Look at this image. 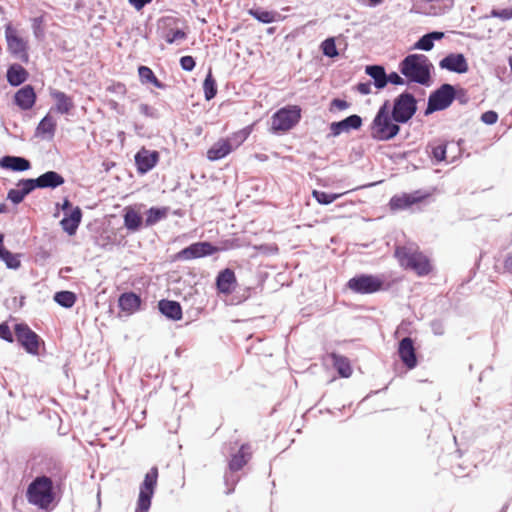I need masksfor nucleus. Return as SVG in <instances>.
<instances>
[{
    "label": "nucleus",
    "instance_id": "f257e3e1",
    "mask_svg": "<svg viewBox=\"0 0 512 512\" xmlns=\"http://www.w3.org/2000/svg\"><path fill=\"white\" fill-rule=\"evenodd\" d=\"M60 488L48 478L35 476L28 484L25 496L30 505L39 510L51 512L59 502L57 490Z\"/></svg>",
    "mask_w": 512,
    "mask_h": 512
},
{
    "label": "nucleus",
    "instance_id": "f03ea898",
    "mask_svg": "<svg viewBox=\"0 0 512 512\" xmlns=\"http://www.w3.org/2000/svg\"><path fill=\"white\" fill-rule=\"evenodd\" d=\"M433 65L424 54H409L399 63V71L408 83L428 86Z\"/></svg>",
    "mask_w": 512,
    "mask_h": 512
},
{
    "label": "nucleus",
    "instance_id": "7ed1b4c3",
    "mask_svg": "<svg viewBox=\"0 0 512 512\" xmlns=\"http://www.w3.org/2000/svg\"><path fill=\"white\" fill-rule=\"evenodd\" d=\"M400 124L396 123L389 112V101L386 100L376 112L370 124L371 138L376 141H389L400 132Z\"/></svg>",
    "mask_w": 512,
    "mask_h": 512
},
{
    "label": "nucleus",
    "instance_id": "20e7f679",
    "mask_svg": "<svg viewBox=\"0 0 512 512\" xmlns=\"http://www.w3.org/2000/svg\"><path fill=\"white\" fill-rule=\"evenodd\" d=\"M394 256L403 268L414 271L418 276H426L432 270L428 257L419 251L418 248L397 246Z\"/></svg>",
    "mask_w": 512,
    "mask_h": 512
},
{
    "label": "nucleus",
    "instance_id": "39448f33",
    "mask_svg": "<svg viewBox=\"0 0 512 512\" xmlns=\"http://www.w3.org/2000/svg\"><path fill=\"white\" fill-rule=\"evenodd\" d=\"M346 287L355 294L367 295L387 290L384 275L357 274L350 278Z\"/></svg>",
    "mask_w": 512,
    "mask_h": 512
},
{
    "label": "nucleus",
    "instance_id": "423d86ee",
    "mask_svg": "<svg viewBox=\"0 0 512 512\" xmlns=\"http://www.w3.org/2000/svg\"><path fill=\"white\" fill-rule=\"evenodd\" d=\"M391 117L396 123H408L417 112V99L413 93L405 90L393 100Z\"/></svg>",
    "mask_w": 512,
    "mask_h": 512
},
{
    "label": "nucleus",
    "instance_id": "0eeeda50",
    "mask_svg": "<svg viewBox=\"0 0 512 512\" xmlns=\"http://www.w3.org/2000/svg\"><path fill=\"white\" fill-rule=\"evenodd\" d=\"M301 119V109L299 106H286L277 110L271 117L272 133L278 134L292 129Z\"/></svg>",
    "mask_w": 512,
    "mask_h": 512
},
{
    "label": "nucleus",
    "instance_id": "6e6552de",
    "mask_svg": "<svg viewBox=\"0 0 512 512\" xmlns=\"http://www.w3.org/2000/svg\"><path fill=\"white\" fill-rule=\"evenodd\" d=\"M455 97V86L449 83L442 84L430 93L424 112L425 116L447 109L453 103Z\"/></svg>",
    "mask_w": 512,
    "mask_h": 512
},
{
    "label": "nucleus",
    "instance_id": "1a4fd4ad",
    "mask_svg": "<svg viewBox=\"0 0 512 512\" xmlns=\"http://www.w3.org/2000/svg\"><path fill=\"white\" fill-rule=\"evenodd\" d=\"M37 477L48 478L53 484L62 486L68 476L64 463L55 458H44L37 469Z\"/></svg>",
    "mask_w": 512,
    "mask_h": 512
},
{
    "label": "nucleus",
    "instance_id": "9d476101",
    "mask_svg": "<svg viewBox=\"0 0 512 512\" xmlns=\"http://www.w3.org/2000/svg\"><path fill=\"white\" fill-rule=\"evenodd\" d=\"M158 468L152 467L145 475L140 485L137 507L135 512H148L151 507V501L157 486Z\"/></svg>",
    "mask_w": 512,
    "mask_h": 512
},
{
    "label": "nucleus",
    "instance_id": "9b49d317",
    "mask_svg": "<svg viewBox=\"0 0 512 512\" xmlns=\"http://www.w3.org/2000/svg\"><path fill=\"white\" fill-rule=\"evenodd\" d=\"M14 333L18 343L27 353L31 355L39 354V347L43 341L26 323L15 324Z\"/></svg>",
    "mask_w": 512,
    "mask_h": 512
},
{
    "label": "nucleus",
    "instance_id": "f8f14e48",
    "mask_svg": "<svg viewBox=\"0 0 512 512\" xmlns=\"http://www.w3.org/2000/svg\"><path fill=\"white\" fill-rule=\"evenodd\" d=\"M220 251V248L208 241H199L177 252L174 259L177 261H189L193 259L211 256Z\"/></svg>",
    "mask_w": 512,
    "mask_h": 512
},
{
    "label": "nucleus",
    "instance_id": "ddd939ff",
    "mask_svg": "<svg viewBox=\"0 0 512 512\" xmlns=\"http://www.w3.org/2000/svg\"><path fill=\"white\" fill-rule=\"evenodd\" d=\"M5 38L7 42V49L10 54L21 62L25 64L28 63V43L18 35L16 29H14L11 24L6 25L5 27Z\"/></svg>",
    "mask_w": 512,
    "mask_h": 512
},
{
    "label": "nucleus",
    "instance_id": "4468645a",
    "mask_svg": "<svg viewBox=\"0 0 512 512\" xmlns=\"http://www.w3.org/2000/svg\"><path fill=\"white\" fill-rule=\"evenodd\" d=\"M134 159L138 173L144 175L157 165L160 159V154L156 150H148L145 147H142L135 154Z\"/></svg>",
    "mask_w": 512,
    "mask_h": 512
},
{
    "label": "nucleus",
    "instance_id": "2eb2a0df",
    "mask_svg": "<svg viewBox=\"0 0 512 512\" xmlns=\"http://www.w3.org/2000/svg\"><path fill=\"white\" fill-rule=\"evenodd\" d=\"M49 95L54 100V105L51 107L50 111L61 115L71 114L75 108V104L71 96L52 87L49 88Z\"/></svg>",
    "mask_w": 512,
    "mask_h": 512
},
{
    "label": "nucleus",
    "instance_id": "dca6fc26",
    "mask_svg": "<svg viewBox=\"0 0 512 512\" xmlns=\"http://www.w3.org/2000/svg\"><path fill=\"white\" fill-rule=\"evenodd\" d=\"M398 355L402 363L409 370L414 369L418 364L414 340L411 337H404L398 346Z\"/></svg>",
    "mask_w": 512,
    "mask_h": 512
},
{
    "label": "nucleus",
    "instance_id": "f3484780",
    "mask_svg": "<svg viewBox=\"0 0 512 512\" xmlns=\"http://www.w3.org/2000/svg\"><path fill=\"white\" fill-rule=\"evenodd\" d=\"M441 69L449 72L464 74L469 70L468 62L462 53H450L439 62Z\"/></svg>",
    "mask_w": 512,
    "mask_h": 512
},
{
    "label": "nucleus",
    "instance_id": "a211bd4d",
    "mask_svg": "<svg viewBox=\"0 0 512 512\" xmlns=\"http://www.w3.org/2000/svg\"><path fill=\"white\" fill-rule=\"evenodd\" d=\"M427 196L428 194H423L420 190L395 195L390 199L389 206L391 210H404L412 207L414 204L420 203Z\"/></svg>",
    "mask_w": 512,
    "mask_h": 512
},
{
    "label": "nucleus",
    "instance_id": "6ab92c4d",
    "mask_svg": "<svg viewBox=\"0 0 512 512\" xmlns=\"http://www.w3.org/2000/svg\"><path fill=\"white\" fill-rule=\"evenodd\" d=\"M363 120L361 116L357 114L349 115L343 120L332 122L330 124L329 136L337 137L343 132H349L351 130H358L361 128Z\"/></svg>",
    "mask_w": 512,
    "mask_h": 512
},
{
    "label": "nucleus",
    "instance_id": "aec40b11",
    "mask_svg": "<svg viewBox=\"0 0 512 512\" xmlns=\"http://www.w3.org/2000/svg\"><path fill=\"white\" fill-rule=\"evenodd\" d=\"M37 100L35 89L32 85L27 84L17 90L13 96L14 104L23 111L33 108Z\"/></svg>",
    "mask_w": 512,
    "mask_h": 512
},
{
    "label": "nucleus",
    "instance_id": "412c9836",
    "mask_svg": "<svg viewBox=\"0 0 512 512\" xmlns=\"http://www.w3.org/2000/svg\"><path fill=\"white\" fill-rule=\"evenodd\" d=\"M251 456L252 451L250 444H242L239 450L231 455V458L228 462V470L230 472L240 471L249 462Z\"/></svg>",
    "mask_w": 512,
    "mask_h": 512
},
{
    "label": "nucleus",
    "instance_id": "4be33fe9",
    "mask_svg": "<svg viewBox=\"0 0 512 512\" xmlns=\"http://www.w3.org/2000/svg\"><path fill=\"white\" fill-rule=\"evenodd\" d=\"M236 285V276L232 269L221 270L216 277V288L222 294H230Z\"/></svg>",
    "mask_w": 512,
    "mask_h": 512
},
{
    "label": "nucleus",
    "instance_id": "5701e85b",
    "mask_svg": "<svg viewBox=\"0 0 512 512\" xmlns=\"http://www.w3.org/2000/svg\"><path fill=\"white\" fill-rule=\"evenodd\" d=\"M81 220L82 210L80 207L76 206L69 213H65L60 221V225L69 236H72L77 232Z\"/></svg>",
    "mask_w": 512,
    "mask_h": 512
},
{
    "label": "nucleus",
    "instance_id": "b1692460",
    "mask_svg": "<svg viewBox=\"0 0 512 512\" xmlns=\"http://www.w3.org/2000/svg\"><path fill=\"white\" fill-rule=\"evenodd\" d=\"M141 304V297L132 291L124 292L118 298L119 308L129 315L137 312L140 309Z\"/></svg>",
    "mask_w": 512,
    "mask_h": 512
},
{
    "label": "nucleus",
    "instance_id": "393cba45",
    "mask_svg": "<svg viewBox=\"0 0 512 512\" xmlns=\"http://www.w3.org/2000/svg\"><path fill=\"white\" fill-rule=\"evenodd\" d=\"M0 168L15 172H23L31 168V163L25 157L5 155L0 158Z\"/></svg>",
    "mask_w": 512,
    "mask_h": 512
},
{
    "label": "nucleus",
    "instance_id": "a878e982",
    "mask_svg": "<svg viewBox=\"0 0 512 512\" xmlns=\"http://www.w3.org/2000/svg\"><path fill=\"white\" fill-rule=\"evenodd\" d=\"M158 309L163 316L171 321H179L182 319V307L177 301L161 299L158 302Z\"/></svg>",
    "mask_w": 512,
    "mask_h": 512
},
{
    "label": "nucleus",
    "instance_id": "bb28decb",
    "mask_svg": "<svg viewBox=\"0 0 512 512\" xmlns=\"http://www.w3.org/2000/svg\"><path fill=\"white\" fill-rule=\"evenodd\" d=\"M29 77L28 71L20 64H11L6 71V79L10 86L18 87L25 83Z\"/></svg>",
    "mask_w": 512,
    "mask_h": 512
},
{
    "label": "nucleus",
    "instance_id": "cd10ccee",
    "mask_svg": "<svg viewBox=\"0 0 512 512\" xmlns=\"http://www.w3.org/2000/svg\"><path fill=\"white\" fill-rule=\"evenodd\" d=\"M56 127V121L52 118L50 113H48L38 123L35 135L43 139L51 140L55 135Z\"/></svg>",
    "mask_w": 512,
    "mask_h": 512
},
{
    "label": "nucleus",
    "instance_id": "c85d7f7f",
    "mask_svg": "<svg viewBox=\"0 0 512 512\" xmlns=\"http://www.w3.org/2000/svg\"><path fill=\"white\" fill-rule=\"evenodd\" d=\"M38 183L39 189H55L62 184H64L65 180L61 174H59L56 171H47L43 174H41L39 177L36 178Z\"/></svg>",
    "mask_w": 512,
    "mask_h": 512
},
{
    "label": "nucleus",
    "instance_id": "c756f323",
    "mask_svg": "<svg viewBox=\"0 0 512 512\" xmlns=\"http://www.w3.org/2000/svg\"><path fill=\"white\" fill-rule=\"evenodd\" d=\"M365 73L373 79V84L378 90L387 86V73L384 66L378 64L367 65Z\"/></svg>",
    "mask_w": 512,
    "mask_h": 512
},
{
    "label": "nucleus",
    "instance_id": "7c9ffc66",
    "mask_svg": "<svg viewBox=\"0 0 512 512\" xmlns=\"http://www.w3.org/2000/svg\"><path fill=\"white\" fill-rule=\"evenodd\" d=\"M233 151V146L226 139L217 141L207 151V158L211 161H217L226 157Z\"/></svg>",
    "mask_w": 512,
    "mask_h": 512
},
{
    "label": "nucleus",
    "instance_id": "2f4dec72",
    "mask_svg": "<svg viewBox=\"0 0 512 512\" xmlns=\"http://www.w3.org/2000/svg\"><path fill=\"white\" fill-rule=\"evenodd\" d=\"M123 220L125 228L130 232L140 230L144 224L142 216L131 207L125 209Z\"/></svg>",
    "mask_w": 512,
    "mask_h": 512
},
{
    "label": "nucleus",
    "instance_id": "473e14b6",
    "mask_svg": "<svg viewBox=\"0 0 512 512\" xmlns=\"http://www.w3.org/2000/svg\"><path fill=\"white\" fill-rule=\"evenodd\" d=\"M170 208L169 207H151L145 215L144 225L145 227H151L158 222L167 218Z\"/></svg>",
    "mask_w": 512,
    "mask_h": 512
},
{
    "label": "nucleus",
    "instance_id": "72a5a7b5",
    "mask_svg": "<svg viewBox=\"0 0 512 512\" xmlns=\"http://www.w3.org/2000/svg\"><path fill=\"white\" fill-rule=\"evenodd\" d=\"M249 15L263 24H270L276 22L280 18V14L275 11L264 10L261 7H254L249 9Z\"/></svg>",
    "mask_w": 512,
    "mask_h": 512
},
{
    "label": "nucleus",
    "instance_id": "f704fd0d",
    "mask_svg": "<svg viewBox=\"0 0 512 512\" xmlns=\"http://www.w3.org/2000/svg\"><path fill=\"white\" fill-rule=\"evenodd\" d=\"M138 75L142 84H152L158 89H166L167 85L159 81L154 72L148 66L141 65L138 67Z\"/></svg>",
    "mask_w": 512,
    "mask_h": 512
},
{
    "label": "nucleus",
    "instance_id": "c9c22d12",
    "mask_svg": "<svg viewBox=\"0 0 512 512\" xmlns=\"http://www.w3.org/2000/svg\"><path fill=\"white\" fill-rule=\"evenodd\" d=\"M333 366L341 377L348 378L352 374V368L348 358L332 353Z\"/></svg>",
    "mask_w": 512,
    "mask_h": 512
},
{
    "label": "nucleus",
    "instance_id": "e433bc0d",
    "mask_svg": "<svg viewBox=\"0 0 512 512\" xmlns=\"http://www.w3.org/2000/svg\"><path fill=\"white\" fill-rule=\"evenodd\" d=\"M20 254H14L4 246H0V260L3 261L8 269L17 270L21 266Z\"/></svg>",
    "mask_w": 512,
    "mask_h": 512
},
{
    "label": "nucleus",
    "instance_id": "4c0bfd02",
    "mask_svg": "<svg viewBox=\"0 0 512 512\" xmlns=\"http://www.w3.org/2000/svg\"><path fill=\"white\" fill-rule=\"evenodd\" d=\"M54 301L63 308H71L74 306L77 296L74 292L68 290L58 291L53 296Z\"/></svg>",
    "mask_w": 512,
    "mask_h": 512
},
{
    "label": "nucleus",
    "instance_id": "58836bf2",
    "mask_svg": "<svg viewBox=\"0 0 512 512\" xmlns=\"http://www.w3.org/2000/svg\"><path fill=\"white\" fill-rule=\"evenodd\" d=\"M204 97L207 101L212 100L217 94V83L211 70L206 75L203 82Z\"/></svg>",
    "mask_w": 512,
    "mask_h": 512
},
{
    "label": "nucleus",
    "instance_id": "ea45409f",
    "mask_svg": "<svg viewBox=\"0 0 512 512\" xmlns=\"http://www.w3.org/2000/svg\"><path fill=\"white\" fill-rule=\"evenodd\" d=\"M322 54L328 58H336L339 55L334 37H328L320 45Z\"/></svg>",
    "mask_w": 512,
    "mask_h": 512
},
{
    "label": "nucleus",
    "instance_id": "a19ab883",
    "mask_svg": "<svg viewBox=\"0 0 512 512\" xmlns=\"http://www.w3.org/2000/svg\"><path fill=\"white\" fill-rule=\"evenodd\" d=\"M251 127H245L235 133L226 140L231 143L233 150L239 147L250 135Z\"/></svg>",
    "mask_w": 512,
    "mask_h": 512
},
{
    "label": "nucleus",
    "instance_id": "79ce46f5",
    "mask_svg": "<svg viewBox=\"0 0 512 512\" xmlns=\"http://www.w3.org/2000/svg\"><path fill=\"white\" fill-rule=\"evenodd\" d=\"M162 37L168 44H173L186 39L187 34L182 29H167L164 31Z\"/></svg>",
    "mask_w": 512,
    "mask_h": 512
},
{
    "label": "nucleus",
    "instance_id": "37998d69",
    "mask_svg": "<svg viewBox=\"0 0 512 512\" xmlns=\"http://www.w3.org/2000/svg\"><path fill=\"white\" fill-rule=\"evenodd\" d=\"M312 194H313V197L316 199V201L322 205L331 204L332 202H334L336 199H338L341 196V194L327 193V192L318 191V190H314Z\"/></svg>",
    "mask_w": 512,
    "mask_h": 512
},
{
    "label": "nucleus",
    "instance_id": "c03bdc74",
    "mask_svg": "<svg viewBox=\"0 0 512 512\" xmlns=\"http://www.w3.org/2000/svg\"><path fill=\"white\" fill-rule=\"evenodd\" d=\"M16 186L22 191V193L25 196H27L28 194H30L31 192L38 188V183L36 178H28L19 180Z\"/></svg>",
    "mask_w": 512,
    "mask_h": 512
},
{
    "label": "nucleus",
    "instance_id": "a18cd8bd",
    "mask_svg": "<svg viewBox=\"0 0 512 512\" xmlns=\"http://www.w3.org/2000/svg\"><path fill=\"white\" fill-rule=\"evenodd\" d=\"M447 145L444 143L431 147L430 156L436 164L442 162L446 158Z\"/></svg>",
    "mask_w": 512,
    "mask_h": 512
},
{
    "label": "nucleus",
    "instance_id": "49530a36",
    "mask_svg": "<svg viewBox=\"0 0 512 512\" xmlns=\"http://www.w3.org/2000/svg\"><path fill=\"white\" fill-rule=\"evenodd\" d=\"M235 473L236 472H230L228 470V472H226L225 475H224V483H225V485L227 487V490L225 491V493L227 495H229V494L234 492L235 486H236V484L240 480V477L238 475H236Z\"/></svg>",
    "mask_w": 512,
    "mask_h": 512
},
{
    "label": "nucleus",
    "instance_id": "de8ad7c7",
    "mask_svg": "<svg viewBox=\"0 0 512 512\" xmlns=\"http://www.w3.org/2000/svg\"><path fill=\"white\" fill-rule=\"evenodd\" d=\"M434 47V43L431 41L428 33L421 36L414 44L413 49L422 50V51H430Z\"/></svg>",
    "mask_w": 512,
    "mask_h": 512
},
{
    "label": "nucleus",
    "instance_id": "09e8293b",
    "mask_svg": "<svg viewBox=\"0 0 512 512\" xmlns=\"http://www.w3.org/2000/svg\"><path fill=\"white\" fill-rule=\"evenodd\" d=\"M139 112L142 115H144L145 117H148L151 119H159L160 118V113H159L158 109H156L148 104H145V103H141L139 105Z\"/></svg>",
    "mask_w": 512,
    "mask_h": 512
},
{
    "label": "nucleus",
    "instance_id": "8fccbe9b",
    "mask_svg": "<svg viewBox=\"0 0 512 512\" xmlns=\"http://www.w3.org/2000/svg\"><path fill=\"white\" fill-rule=\"evenodd\" d=\"M25 197L26 196L19 188L10 189L7 193V199L10 200L14 205L20 204L25 199Z\"/></svg>",
    "mask_w": 512,
    "mask_h": 512
},
{
    "label": "nucleus",
    "instance_id": "3c124183",
    "mask_svg": "<svg viewBox=\"0 0 512 512\" xmlns=\"http://www.w3.org/2000/svg\"><path fill=\"white\" fill-rule=\"evenodd\" d=\"M430 328L435 336H442L445 333V323L442 319H433Z\"/></svg>",
    "mask_w": 512,
    "mask_h": 512
},
{
    "label": "nucleus",
    "instance_id": "603ef678",
    "mask_svg": "<svg viewBox=\"0 0 512 512\" xmlns=\"http://www.w3.org/2000/svg\"><path fill=\"white\" fill-rule=\"evenodd\" d=\"M491 16L504 21L510 20L512 18V8L493 9L491 11Z\"/></svg>",
    "mask_w": 512,
    "mask_h": 512
},
{
    "label": "nucleus",
    "instance_id": "864d4df0",
    "mask_svg": "<svg viewBox=\"0 0 512 512\" xmlns=\"http://www.w3.org/2000/svg\"><path fill=\"white\" fill-rule=\"evenodd\" d=\"M0 339L8 343H12L14 341V337L10 330V327L5 322L0 323Z\"/></svg>",
    "mask_w": 512,
    "mask_h": 512
},
{
    "label": "nucleus",
    "instance_id": "5fc2aeb1",
    "mask_svg": "<svg viewBox=\"0 0 512 512\" xmlns=\"http://www.w3.org/2000/svg\"><path fill=\"white\" fill-rule=\"evenodd\" d=\"M180 66L184 71L190 72L196 66V61L192 56H182L180 58Z\"/></svg>",
    "mask_w": 512,
    "mask_h": 512
},
{
    "label": "nucleus",
    "instance_id": "6e6d98bb",
    "mask_svg": "<svg viewBox=\"0 0 512 512\" xmlns=\"http://www.w3.org/2000/svg\"><path fill=\"white\" fill-rule=\"evenodd\" d=\"M498 120L497 112L493 110H488L481 115V121L487 125H493Z\"/></svg>",
    "mask_w": 512,
    "mask_h": 512
},
{
    "label": "nucleus",
    "instance_id": "4d7b16f0",
    "mask_svg": "<svg viewBox=\"0 0 512 512\" xmlns=\"http://www.w3.org/2000/svg\"><path fill=\"white\" fill-rule=\"evenodd\" d=\"M388 83L401 86V85L406 84V81L397 72H391V73L387 74V84Z\"/></svg>",
    "mask_w": 512,
    "mask_h": 512
},
{
    "label": "nucleus",
    "instance_id": "13d9d810",
    "mask_svg": "<svg viewBox=\"0 0 512 512\" xmlns=\"http://www.w3.org/2000/svg\"><path fill=\"white\" fill-rule=\"evenodd\" d=\"M455 100H458L460 104H466L469 100L467 91L464 88L455 87Z\"/></svg>",
    "mask_w": 512,
    "mask_h": 512
},
{
    "label": "nucleus",
    "instance_id": "bf43d9fd",
    "mask_svg": "<svg viewBox=\"0 0 512 512\" xmlns=\"http://www.w3.org/2000/svg\"><path fill=\"white\" fill-rule=\"evenodd\" d=\"M331 106L342 111L349 108L350 104L344 99L335 98L332 100Z\"/></svg>",
    "mask_w": 512,
    "mask_h": 512
},
{
    "label": "nucleus",
    "instance_id": "052dcab7",
    "mask_svg": "<svg viewBox=\"0 0 512 512\" xmlns=\"http://www.w3.org/2000/svg\"><path fill=\"white\" fill-rule=\"evenodd\" d=\"M357 91L362 95L371 93V82H360L357 84Z\"/></svg>",
    "mask_w": 512,
    "mask_h": 512
},
{
    "label": "nucleus",
    "instance_id": "680f3d73",
    "mask_svg": "<svg viewBox=\"0 0 512 512\" xmlns=\"http://www.w3.org/2000/svg\"><path fill=\"white\" fill-rule=\"evenodd\" d=\"M152 0H128V3L133 6L137 11L143 9L147 4L151 3Z\"/></svg>",
    "mask_w": 512,
    "mask_h": 512
},
{
    "label": "nucleus",
    "instance_id": "e2e57ef3",
    "mask_svg": "<svg viewBox=\"0 0 512 512\" xmlns=\"http://www.w3.org/2000/svg\"><path fill=\"white\" fill-rule=\"evenodd\" d=\"M504 268L507 272L512 274V254H508L504 261Z\"/></svg>",
    "mask_w": 512,
    "mask_h": 512
},
{
    "label": "nucleus",
    "instance_id": "0e129e2a",
    "mask_svg": "<svg viewBox=\"0 0 512 512\" xmlns=\"http://www.w3.org/2000/svg\"><path fill=\"white\" fill-rule=\"evenodd\" d=\"M428 35L431 38V41L434 43L436 40H441L444 37V33L441 31H432L429 32Z\"/></svg>",
    "mask_w": 512,
    "mask_h": 512
},
{
    "label": "nucleus",
    "instance_id": "69168bd1",
    "mask_svg": "<svg viewBox=\"0 0 512 512\" xmlns=\"http://www.w3.org/2000/svg\"><path fill=\"white\" fill-rule=\"evenodd\" d=\"M62 209L64 211L69 210V212H70L73 209L72 208V203L68 199H65L63 204H62Z\"/></svg>",
    "mask_w": 512,
    "mask_h": 512
},
{
    "label": "nucleus",
    "instance_id": "338daca9",
    "mask_svg": "<svg viewBox=\"0 0 512 512\" xmlns=\"http://www.w3.org/2000/svg\"><path fill=\"white\" fill-rule=\"evenodd\" d=\"M42 22V18L39 17V18H35L34 19V24H33V28H34V33L35 35H37V27L39 26V24Z\"/></svg>",
    "mask_w": 512,
    "mask_h": 512
},
{
    "label": "nucleus",
    "instance_id": "774afa93",
    "mask_svg": "<svg viewBox=\"0 0 512 512\" xmlns=\"http://www.w3.org/2000/svg\"><path fill=\"white\" fill-rule=\"evenodd\" d=\"M8 212V206L5 203L0 204V214L7 213Z\"/></svg>",
    "mask_w": 512,
    "mask_h": 512
}]
</instances>
